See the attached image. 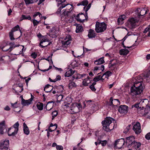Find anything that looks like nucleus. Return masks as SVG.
Returning a JSON list of instances; mask_svg holds the SVG:
<instances>
[{
	"mask_svg": "<svg viewBox=\"0 0 150 150\" xmlns=\"http://www.w3.org/2000/svg\"><path fill=\"white\" fill-rule=\"evenodd\" d=\"M112 74L111 72L110 71H107L103 74V76L104 79L105 78L108 79V77L112 75Z\"/></svg>",
	"mask_w": 150,
	"mask_h": 150,
	"instance_id": "c9c22d12",
	"label": "nucleus"
},
{
	"mask_svg": "<svg viewBox=\"0 0 150 150\" xmlns=\"http://www.w3.org/2000/svg\"><path fill=\"white\" fill-rule=\"evenodd\" d=\"M65 7H66L65 9L67 11L71 13L73 9L72 5L68 4H61V8H63Z\"/></svg>",
	"mask_w": 150,
	"mask_h": 150,
	"instance_id": "2eb2a0df",
	"label": "nucleus"
},
{
	"mask_svg": "<svg viewBox=\"0 0 150 150\" xmlns=\"http://www.w3.org/2000/svg\"><path fill=\"white\" fill-rule=\"evenodd\" d=\"M141 145V144L140 142L135 141V142L132 143L131 146H132L133 149L136 150L138 149V150H139ZM139 150H140V149H139Z\"/></svg>",
	"mask_w": 150,
	"mask_h": 150,
	"instance_id": "412c9836",
	"label": "nucleus"
},
{
	"mask_svg": "<svg viewBox=\"0 0 150 150\" xmlns=\"http://www.w3.org/2000/svg\"><path fill=\"white\" fill-rule=\"evenodd\" d=\"M37 107L38 109L41 110H42L43 109V104L42 103H40L37 105Z\"/></svg>",
	"mask_w": 150,
	"mask_h": 150,
	"instance_id": "79ce46f5",
	"label": "nucleus"
},
{
	"mask_svg": "<svg viewBox=\"0 0 150 150\" xmlns=\"http://www.w3.org/2000/svg\"><path fill=\"white\" fill-rule=\"evenodd\" d=\"M62 8H61V6L60 7L58 8L57 11V14H60L61 17H63L64 16H69L70 15V13L68 12L65 9L61 11L62 9Z\"/></svg>",
	"mask_w": 150,
	"mask_h": 150,
	"instance_id": "0eeeda50",
	"label": "nucleus"
},
{
	"mask_svg": "<svg viewBox=\"0 0 150 150\" xmlns=\"http://www.w3.org/2000/svg\"><path fill=\"white\" fill-rule=\"evenodd\" d=\"M52 103L50 102H49L46 105V109L48 110H50L52 108V104L50 105V103Z\"/></svg>",
	"mask_w": 150,
	"mask_h": 150,
	"instance_id": "49530a36",
	"label": "nucleus"
},
{
	"mask_svg": "<svg viewBox=\"0 0 150 150\" xmlns=\"http://www.w3.org/2000/svg\"><path fill=\"white\" fill-rule=\"evenodd\" d=\"M104 58V57H103L98 59L96 60L94 62L95 64L96 65H98L103 64L105 62Z\"/></svg>",
	"mask_w": 150,
	"mask_h": 150,
	"instance_id": "c85d7f7f",
	"label": "nucleus"
},
{
	"mask_svg": "<svg viewBox=\"0 0 150 150\" xmlns=\"http://www.w3.org/2000/svg\"><path fill=\"white\" fill-rule=\"evenodd\" d=\"M117 67L118 65L116 63L109 65V68L112 71H115L117 70Z\"/></svg>",
	"mask_w": 150,
	"mask_h": 150,
	"instance_id": "cd10ccee",
	"label": "nucleus"
},
{
	"mask_svg": "<svg viewBox=\"0 0 150 150\" xmlns=\"http://www.w3.org/2000/svg\"><path fill=\"white\" fill-rule=\"evenodd\" d=\"M31 56L33 59H35L37 56V54L35 52L32 53L31 54Z\"/></svg>",
	"mask_w": 150,
	"mask_h": 150,
	"instance_id": "052dcab7",
	"label": "nucleus"
},
{
	"mask_svg": "<svg viewBox=\"0 0 150 150\" xmlns=\"http://www.w3.org/2000/svg\"><path fill=\"white\" fill-rule=\"evenodd\" d=\"M85 75V74H78L77 75H74L72 77L73 79H80L82 78Z\"/></svg>",
	"mask_w": 150,
	"mask_h": 150,
	"instance_id": "ea45409f",
	"label": "nucleus"
},
{
	"mask_svg": "<svg viewBox=\"0 0 150 150\" xmlns=\"http://www.w3.org/2000/svg\"><path fill=\"white\" fill-rule=\"evenodd\" d=\"M23 47V48L21 49V48H19L18 49V50L19 51L18 53L17 54H14V55H17L21 54H22L23 52V50L24 48V46H21Z\"/></svg>",
	"mask_w": 150,
	"mask_h": 150,
	"instance_id": "a18cd8bd",
	"label": "nucleus"
},
{
	"mask_svg": "<svg viewBox=\"0 0 150 150\" xmlns=\"http://www.w3.org/2000/svg\"><path fill=\"white\" fill-rule=\"evenodd\" d=\"M65 106L67 108V110L71 114L78 112L79 110V108L81 107V104L76 103H73L70 108H69L68 105L66 104L65 105Z\"/></svg>",
	"mask_w": 150,
	"mask_h": 150,
	"instance_id": "7ed1b4c3",
	"label": "nucleus"
},
{
	"mask_svg": "<svg viewBox=\"0 0 150 150\" xmlns=\"http://www.w3.org/2000/svg\"><path fill=\"white\" fill-rule=\"evenodd\" d=\"M104 78H103V76H101L99 75L95 77L93 79V81H98L100 80H104Z\"/></svg>",
	"mask_w": 150,
	"mask_h": 150,
	"instance_id": "58836bf2",
	"label": "nucleus"
},
{
	"mask_svg": "<svg viewBox=\"0 0 150 150\" xmlns=\"http://www.w3.org/2000/svg\"><path fill=\"white\" fill-rule=\"evenodd\" d=\"M138 20L136 18H131L128 19L126 23V26L130 29L134 28L136 26Z\"/></svg>",
	"mask_w": 150,
	"mask_h": 150,
	"instance_id": "39448f33",
	"label": "nucleus"
},
{
	"mask_svg": "<svg viewBox=\"0 0 150 150\" xmlns=\"http://www.w3.org/2000/svg\"><path fill=\"white\" fill-rule=\"evenodd\" d=\"M32 99H30L27 100H22V104L24 105H28L31 104Z\"/></svg>",
	"mask_w": 150,
	"mask_h": 150,
	"instance_id": "f704fd0d",
	"label": "nucleus"
},
{
	"mask_svg": "<svg viewBox=\"0 0 150 150\" xmlns=\"http://www.w3.org/2000/svg\"><path fill=\"white\" fill-rule=\"evenodd\" d=\"M24 20H31V18L30 16L29 15L26 16L24 15H22L21 17L20 18V21H21Z\"/></svg>",
	"mask_w": 150,
	"mask_h": 150,
	"instance_id": "72a5a7b5",
	"label": "nucleus"
},
{
	"mask_svg": "<svg viewBox=\"0 0 150 150\" xmlns=\"http://www.w3.org/2000/svg\"><path fill=\"white\" fill-rule=\"evenodd\" d=\"M13 32L11 31L9 33V37H10V39L11 40L15 39L13 37Z\"/></svg>",
	"mask_w": 150,
	"mask_h": 150,
	"instance_id": "3c124183",
	"label": "nucleus"
},
{
	"mask_svg": "<svg viewBox=\"0 0 150 150\" xmlns=\"http://www.w3.org/2000/svg\"><path fill=\"white\" fill-rule=\"evenodd\" d=\"M88 1L87 0H85L83 1L80 3H79L77 4V5L78 6H79L81 5L84 6H85V7H84L83 9L85 11L86 13V16H87V12L88 11V10L90 8L91 6V4H89L86 7V6L88 4Z\"/></svg>",
	"mask_w": 150,
	"mask_h": 150,
	"instance_id": "423d86ee",
	"label": "nucleus"
},
{
	"mask_svg": "<svg viewBox=\"0 0 150 150\" xmlns=\"http://www.w3.org/2000/svg\"><path fill=\"white\" fill-rule=\"evenodd\" d=\"M71 40V36L69 35H68L66 37L64 38V40H62L61 42L63 45L66 47L70 44Z\"/></svg>",
	"mask_w": 150,
	"mask_h": 150,
	"instance_id": "ddd939ff",
	"label": "nucleus"
},
{
	"mask_svg": "<svg viewBox=\"0 0 150 150\" xmlns=\"http://www.w3.org/2000/svg\"><path fill=\"white\" fill-rule=\"evenodd\" d=\"M38 15L39 16L40 18L41 16V17L42 18V16L41 14L39 12H36L33 15V18L32 20V22L33 23V25L34 27L36 26L39 23L40 21H38L35 19L36 17Z\"/></svg>",
	"mask_w": 150,
	"mask_h": 150,
	"instance_id": "f8f14e48",
	"label": "nucleus"
},
{
	"mask_svg": "<svg viewBox=\"0 0 150 150\" xmlns=\"http://www.w3.org/2000/svg\"><path fill=\"white\" fill-rule=\"evenodd\" d=\"M6 128L5 124V122L3 121L0 123V134H3L4 133V130Z\"/></svg>",
	"mask_w": 150,
	"mask_h": 150,
	"instance_id": "393cba45",
	"label": "nucleus"
},
{
	"mask_svg": "<svg viewBox=\"0 0 150 150\" xmlns=\"http://www.w3.org/2000/svg\"><path fill=\"white\" fill-rule=\"evenodd\" d=\"M43 38L41 40L40 43V46L42 48H44V47L47 46L49 45H50V43H48V44H44L43 45H42V44H43V42H49V40L47 38L46 36H42Z\"/></svg>",
	"mask_w": 150,
	"mask_h": 150,
	"instance_id": "6ab92c4d",
	"label": "nucleus"
},
{
	"mask_svg": "<svg viewBox=\"0 0 150 150\" xmlns=\"http://www.w3.org/2000/svg\"><path fill=\"white\" fill-rule=\"evenodd\" d=\"M4 110L7 111H9L11 109L8 105H6L4 108Z\"/></svg>",
	"mask_w": 150,
	"mask_h": 150,
	"instance_id": "0e129e2a",
	"label": "nucleus"
},
{
	"mask_svg": "<svg viewBox=\"0 0 150 150\" xmlns=\"http://www.w3.org/2000/svg\"><path fill=\"white\" fill-rule=\"evenodd\" d=\"M114 119L111 117H106L105 120L103 121L102 124L103 126V129L104 130L109 132L112 130L114 127V126H112L110 124L112 123V121Z\"/></svg>",
	"mask_w": 150,
	"mask_h": 150,
	"instance_id": "f03ea898",
	"label": "nucleus"
},
{
	"mask_svg": "<svg viewBox=\"0 0 150 150\" xmlns=\"http://www.w3.org/2000/svg\"><path fill=\"white\" fill-rule=\"evenodd\" d=\"M23 130L24 133L27 135H28L30 133V131L28 128L25 122L23 123Z\"/></svg>",
	"mask_w": 150,
	"mask_h": 150,
	"instance_id": "bb28decb",
	"label": "nucleus"
},
{
	"mask_svg": "<svg viewBox=\"0 0 150 150\" xmlns=\"http://www.w3.org/2000/svg\"><path fill=\"white\" fill-rule=\"evenodd\" d=\"M137 11L138 13V16H143L146 14L147 13L145 8H139L137 9Z\"/></svg>",
	"mask_w": 150,
	"mask_h": 150,
	"instance_id": "aec40b11",
	"label": "nucleus"
},
{
	"mask_svg": "<svg viewBox=\"0 0 150 150\" xmlns=\"http://www.w3.org/2000/svg\"><path fill=\"white\" fill-rule=\"evenodd\" d=\"M53 86L50 85H47L44 88V91L47 92L48 93L50 92L53 89Z\"/></svg>",
	"mask_w": 150,
	"mask_h": 150,
	"instance_id": "2f4dec72",
	"label": "nucleus"
},
{
	"mask_svg": "<svg viewBox=\"0 0 150 150\" xmlns=\"http://www.w3.org/2000/svg\"><path fill=\"white\" fill-rule=\"evenodd\" d=\"M24 1L26 4L27 5L33 4L34 2L33 0H24Z\"/></svg>",
	"mask_w": 150,
	"mask_h": 150,
	"instance_id": "8fccbe9b",
	"label": "nucleus"
},
{
	"mask_svg": "<svg viewBox=\"0 0 150 150\" xmlns=\"http://www.w3.org/2000/svg\"><path fill=\"white\" fill-rule=\"evenodd\" d=\"M142 103H144V101H143L142 102H140L139 104H135L134 106L135 107L138 108V110H144L145 108L144 106H141V104Z\"/></svg>",
	"mask_w": 150,
	"mask_h": 150,
	"instance_id": "c756f323",
	"label": "nucleus"
},
{
	"mask_svg": "<svg viewBox=\"0 0 150 150\" xmlns=\"http://www.w3.org/2000/svg\"><path fill=\"white\" fill-rule=\"evenodd\" d=\"M104 69V66L103 65H102L100 67H95L94 68V71H97L98 70H100L103 71Z\"/></svg>",
	"mask_w": 150,
	"mask_h": 150,
	"instance_id": "a19ab883",
	"label": "nucleus"
},
{
	"mask_svg": "<svg viewBox=\"0 0 150 150\" xmlns=\"http://www.w3.org/2000/svg\"><path fill=\"white\" fill-rule=\"evenodd\" d=\"M18 29H19V26L18 25H17L14 27L11 30V31L13 32L16 31L18 30Z\"/></svg>",
	"mask_w": 150,
	"mask_h": 150,
	"instance_id": "09e8293b",
	"label": "nucleus"
},
{
	"mask_svg": "<svg viewBox=\"0 0 150 150\" xmlns=\"http://www.w3.org/2000/svg\"><path fill=\"white\" fill-rule=\"evenodd\" d=\"M107 25L104 22L100 23L96 22L95 25V30L98 33H102L106 30Z\"/></svg>",
	"mask_w": 150,
	"mask_h": 150,
	"instance_id": "20e7f679",
	"label": "nucleus"
},
{
	"mask_svg": "<svg viewBox=\"0 0 150 150\" xmlns=\"http://www.w3.org/2000/svg\"><path fill=\"white\" fill-rule=\"evenodd\" d=\"M126 145L128 147H130L135 142V138L133 136L127 137L126 138Z\"/></svg>",
	"mask_w": 150,
	"mask_h": 150,
	"instance_id": "6e6552de",
	"label": "nucleus"
},
{
	"mask_svg": "<svg viewBox=\"0 0 150 150\" xmlns=\"http://www.w3.org/2000/svg\"><path fill=\"white\" fill-rule=\"evenodd\" d=\"M129 52V50L127 49H122L120 51V53L121 55H126Z\"/></svg>",
	"mask_w": 150,
	"mask_h": 150,
	"instance_id": "e433bc0d",
	"label": "nucleus"
},
{
	"mask_svg": "<svg viewBox=\"0 0 150 150\" xmlns=\"http://www.w3.org/2000/svg\"><path fill=\"white\" fill-rule=\"evenodd\" d=\"M88 36L89 38H94L96 36L94 30L93 29H90L88 32Z\"/></svg>",
	"mask_w": 150,
	"mask_h": 150,
	"instance_id": "b1692460",
	"label": "nucleus"
},
{
	"mask_svg": "<svg viewBox=\"0 0 150 150\" xmlns=\"http://www.w3.org/2000/svg\"><path fill=\"white\" fill-rule=\"evenodd\" d=\"M56 149L57 150H62L63 148L62 146L58 145L57 146Z\"/></svg>",
	"mask_w": 150,
	"mask_h": 150,
	"instance_id": "bf43d9fd",
	"label": "nucleus"
},
{
	"mask_svg": "<svg viewBox=\"0 0 150 150\" xmlns=\"http://www.w3.org/2000/svg\"><path fill=\"white\" fill-rule=\"evenodd\" d=\"M76 18L78 21L83 23L86 19V16L83 13H79L77 16Z\"/></svg>",
	"mask_w": 150,
	"mask_h": 150,
	"instance_id": "a211bd4d",
	"label": "nucleus"
},
{
	"mask_svg": "<svg viewBox=\"0 0 150 150\" xmlns=\"http://www.w3.org/2000/svg\"><path fill=\"white\" fill-rule=\"evenodd\" d=\"M109 104L110 105L117 106L120 104V102L118 99H113L111 97L110 98Z\"/></svg>",
	"mask_w": 150,
	"mask_h": 150,
	"instance_id": "f3484780",
	"label": "nucleus"
},
{
	"mask_svg": "<svg viewBox=\"0 0 150 150\" xmlns=\"http://www.w3.org/2000/svg\"><path fill=\"white\" fill-rule=\"evenodd\" d=\"M130 126L131 125H129L126 127V128L124 131V133H127V132L129 131L130 129Z\"/></svg>",
	"mask_w": 150,
	"mask_h": 150,
	"instance_id": "6e6d98bb",
	"label": "nucleus"
},
{
	"mask_svg": "<svg viewBox=\"0 0 150 150\" xmlns=\"http://www.w3.org/2000/svg\"><path fill=\"white\" fill-rule=\"evenodd\" d=\"M17 103V102H16L14 103H11V105L12 106L13 108H17L18 107L17 106H16V105Z\"/></svg>",
	"mask_w": 150,
	"mask_h": 150,
	"instance_id": "e2e57ef3",
	"label": "nucleus"
},
{
	"mask_svg": "<svg viewBox=\"0 0 150 150\" xmlns=\"http://www.w3.org/2000/svg\"><path fill=\"white\" fill-rule=\"evenodd\" d=\"M90 78L88 76L87 78L83 80V85L84 86H86L88 85V84L91 83V80L90 79Z\"/></svg>",
	"mask_w": 150,
	"mask_h": 150,
	"instance_id": "473e14b6",
	"label": "nucleus"
},
{
	"mask_svg": "<svg viewBox=\"0 0 150 150\" xmlns=\"http://www.w3.org/2000/svg\"><path fill=\"white\" fill-rule=\"evenodd\" d=\"M90 88L91 90L93 91H95L96 90V89L95 88L94 86L93 85H91L90 86Z\"/></svg>",
	"mask_w": 150,
	"mask_h": 150,
	"instance_id": "680f3d73",
	"label": "nucleus"
},
{
	"mask_svg": "<svg viewBox=\"0 0 150 150\" xmlns=\"http://www.w3.org/2000/svg\"><path fill=\"white\" fill-rule=\"evenodd\" d=\"M132 129L136 134H138L140 133L141 132L140 123L139 122H137L134 125Z\"/></svg>",
	"mask_w": 150,
	"mask_h": 150,
	"instance_id": "9b49d317",
	"label": "nucleus"
},
{
	"mask_svg": "<svg viewBox=\"0 0 150 150\" xmlns=\"http://www.w3.org/2000/svg\"><path fill=\"white\" fill-rule=\"evenodd\" d=\"M125 18V16L124 15L120 16L117 20V23L118 25H121L123 23V21Z\"/></svg>",
	"mask_w": 150,
	"mask_h": 150,
	"instance_id": "a878e982",
	"label": "nucleus"
},
{
	"mask_svg": "<svg viewBox=\"0 0 150 150\" xmlns=\"http://www.w3.org/2000/svg\"><path fill=\"white\" fill-rule=\"evenodd\" d=\"M9 146V141L6 140L0 143V149H1L7 150Z\"/></svg>",
	"mask_w": 150,
	"mask_h": 150,
	"instance_id": "9d476101",
	"label": "nucleus"
},
{
	"mask_svg": "<svg viewBox=\"0 0 150 150\" xmlns=\"http://www.w3.org/2000/svg\"><path fill=\"white\" fill-rule=\"evenodd\" d=\"M18 130L17 129H14V127H11L8 130V135L9 136H15L17 133Z\"/></svg>",
	"mask_w": 150,
	"mask_h": 150,
	"instance_id": "dca6fc26",
	"label": "nucleus"
},
{
	"mask_svg": "<svg viewBox=\"0 0 150 150\" xmlns=\"http://www.w3.org/2000/svg\"><path fill=\"white\" fill-rule=\"evenodd\" d=\"M60 79H61V76H60L58 75V76H57L56 79H55V81H57L60 80Z\"/></svg>",
	"mask_w": 150,
	"mask_h": 150,
	"instance_id": "338daca9",
	"label": "nucleus"
},
{
	"mask_svg": "<svg viewBox=\"0 0 150 150\" xmlns=\"http://www.w3.org/2000/svg\"><path fill=\"white\" fill-rule=\"evenodd\" d=\"M107 143V141L106 140L102 141L100 140H99V144H101L102 146H103L106 145Z\"/></svg>",
	"mask_w": 150,
	"mask_h": 150,
	"instance_id": "37998d69",
	"label": "nucleus"
},
{
	"mask_svg": "<svg viewBox=\"0 0 150 150\" xmlns=\"http://www.w3.org/2000/svg\"><path fill=\"white\" fill-rule=\"evenodd\" d=\"M8 57L7 56H3L2 57L0 58V62H5L6 61V58H8Z\"/></svg>",
	"mask_w": 150,
	"mask_h": 150,
	"instance_id": "5fc2aeb1",
	"label": "nucleus"
},
{
	"mask_svg": "<svg viewBox=\"0 0 150 150\" xmlns=\"http://www.w3.org/2000/svg\"><path fill=\"white\" fill-rule=\"evenodd\" d=\"M143 87L140 82H135L134 85L131 87L130 94L134 96L140 94L142 92Z\"/></svg>",
	"mask_w": 150,
	"mask_h": 150,
	"instance_id": "f257e3e1",
	"label": "nucleus"
},
{
	"mask_svg": "<svg viewBox=\"0 0 150 150\" xmlns=\"http://www.w3.org/2000/svg\"><path fill=\"white\" fill-rule=\"evenodd\" d=\"M128 107L127 106L123 105H120L118 109L119 112L121 114H125L128 112Z\"/></svg>",
	"mask_w": 150,
	"mask_h": 150,
	"instance_id": "4468645a",
	"label": "nucleus"
},
{
	"mask_svg": "<svg viewBox=\"0 0 150 150\" xmlns=\"http://www.w3.org/2000/svg\"><path fill=\"white\" fill-rule=\"evenodd\" d=\"M19 126V124L18 122H16L12 127H14V129H17L18 130V127Z\"/></svg>",
	"mask_w": 150,
	"mask_h": 150,
	"instance_id": "603ef678",
	"label": "nucleus"
},
{
	"mask_svg": "<svg viewBox=\"0 0 150 150\" xmlns=\"http://www.w3.org/2000/svg\"><path fill=\"white\" fill-rule=\"evenodd\" d=\"M76 86L77 85L74 82L69 81L68 85L69 88H72L73 87H76Z\"/></svg>",
	"mask_w": 150,
	"mask_h": 150,
	"instance_id": "4c0bfd02",
	"label": "nucleus"
},
{
	"mask_svg": "<svg viewBox=\"0 0 150 150\" xmlns=\"http://www.w3.org/2000/svg\"><path fill=\"white\" fill-rule=\"evenodd\" d=\"M74 71H73L71 69L68 70L65 73V77H69L74 74Z\"/></svg>",
	"mask_w": 150,
	"mask_h": 150,
	"instance_id": "7c9ffc66",
	"label": "nucleus"
},
{
	"mask_svg": "<svg viewBox=\"0 0 150 150\" xmlns=\"http://www.w3.org/2000/svg\"><path fill=\"white\" fill-rule=\"evenodd\" d=\"M57 101L59 102H60L63 99V95L60 94L59 95H57Z\"/></svg>",
	"mask_w": 150,
	"mask_h": 150,
	"instance_id": "c03bdc74",
	"label": "nucleus"
},
{
	"mask_svg": "<svg viewBox=\"0 0 150 150\" xmlns=\"http://www.w3.org/2000/svg\"><path fill=\"white\" fill-rule=\"evenodd\" d=\"M74 25L76 26V33H80L83 31V27L80 24L76 23Z\"/></svg>",
	"mask_w": 150,
	"mask_h": 150,
	"instance_id": "5701e85b",
	"label": "nucleus"
},
{
	"mask_svg": "<svg viewBox=\"0 0 150 150\" xmlns=\"http://www.w3.org/2000/svg\"><path fill=\"white\" fill-rule=\"evenodd\" d=\"M73 150H83V149L80 147H77L76 148L75 147H74L73 149Z\"/></svg>",
	"mask_w": 150,
	"mask_h": 150,
	"instance_id": "69168bd1",
	"label": "nucleus"
},
{
	"mask_svg": "<svg viewBox=\"0 0 150 150\" xmlns=\"http://www.w3.org/2000/svg\"><path fill=\"white\" fill-rule=\"evenodd\" d=\"M125 140L124 139H118L115 141L114 144L115 147L118 149L121 148L122 146L124 144Z\"/></svg>",
	"mask_w": 150,
	"mask_h": 150,
	"instance_id": "1a4fd4ad",
	"label": "nucleus"
},
{
	"mask_svg": "<svg viewBox=\"0 0 150 150\" xmlns=\"http://www.w3.org/2000/svg\"><path fill=\"white\" fill-rule=\"evenodd\" d=\"M54 126H55V128H54V129H52V128H48V130L50 132H52L54 131L55 129H56L57 127V125L56 124H55L54 125Z\"/></svg>",
	"mask_w": 150,
	"mask_h": 150,
	"instance_id": "864d4df0",
	"label": "nucleus"
},
{
	"mask_svg": "<svg viewBox=\"0 0 150 150\" xmlns=\"http://www.w3.org/2000/svg\"><path fill=\"white\" fill-rule=\"evenodd\" d=\"M150 30V25L147 27L145 29L144 31V33H146L148 31Z\"/></svg>",
	"mask_w": 150,
	"mask_h": 150,
	"instance_id": "13d9d810",
	"label": "nucleus"
},
{
	"mask_svg": "<svg viewBox=\"0 0 150 150\" xmlns=\"http://www.w3.org/2000/svg\"><path fill=\"white\" fill-rule=\"evenodd\" d=\"M147 110H150V106H149L147 105L146 108H145V110L146 112Z\"/></svg>",
	"mask_w": 150,
	"mask_h": 150,
	"instance_id": "774afa93",
	"label": "nucleus"
},
{
	"mask_svg": "<svg viewBox=\"0 0 150 150\" xmlns=\"http://www.w3.org/2000/svg\"><path fill=\"white\" fill-rule=\"evenodd\" d=\"M145 137L147 140L150 139V132L148 133L145 135Z\"/></svg>",
	"mask_w": 150,
	"mask_h": 150,
	"instance_id": "4d7b16f0",
	"label": "nucleus"
},
{
	"mask_svg": "<svg viewBox=\"0 0 150 150\" xmlns=\"http://www.w3.org/2000/svg\"><path fill=\"white\" fill-rule=\"evenodd\" d=\"M19 45H18L14 46L9 47L8 45H7L5 47H2V49L3 51H4L6 52L9 51V52H10L12 50L13 48H15L16 47H18Z\"/></svg>",
	"mask_w": 150,
	"mask_h": 150,
	"instance_id": "4be33fe9",
	"label": "nucleus"
},
{
	"mask_svg": "<svg viewBox=\"0 0 150 150\" xmlns=\"http://www.w3.org/2000/svg\"><path fill=\"white\" fill-rule=\"evenodd\" d=\"M58 114V112L57 111L55 110L52 112V120H53L54 117H56Z\"/></svg>",
	"mask_w": 150,
	"mask_h": 150,
	"instance_id": "de8ad7c7",
	"label": "nucleus"
}]
</instances>
